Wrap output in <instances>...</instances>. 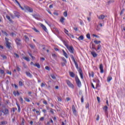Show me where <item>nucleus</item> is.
Segmentation results:
<instances>
[{"label":"nucleus","mask_w":125,"mask_h":125,"mask_svg":"<svg viewBox=\"0 0 125 125\" xmlns=\"http://www.w3.org/2000/svg\"><path fill=\"white\" fill-rule=\"evenodd\" d=\"M20 7L22 9V10H24L26 12H32V10H31V8H30L28 6H24V8H23L21 5Z\"/></svg>","instance_id":"obj_1"},{"label":"nucleus","mask_w":125,"mask_h":125,"mask_svg":"<svg viewBox=\"0 0 125 125\" xmlns=\"http://www.w3.org/2000/svg\"><path fill=\"white\" fill-rule=\"evenodd\" d=\"M75 82L78 87H81L82 86V82H81V80H80V79H79L78 76L75 77Z\"/></svg>","instance_id":"obj_2"},{"label":"nucleus","mask_w":125,"mask_h":125,"mask_svg":"<svg viewBox=\"0 0 125 125\" xmlns=\"http://www.w3.org/2000/svg\"><path fill=\"white\" fill-rule=\"evenodd\" d=\"M3 113L4 114V116H6L7 115H9V110L8 109L5 108L4 109H2L0 110V112Z\"/></svg>","instance_id":"obj_3"},{"label":"nucleus","mask_w":125,"mask_h":125,"mask_svg":"<svg viewBox=\"0 0 125 125\" xmlns=\"http://www.w3.org/2000/svg\"><path fill=\"white\" fill-rule=\"evenodd\" d=\"M70 57L74 63L75 67L77 68V69H79V65H78L77 62H76V60H75L74 56L73 55H70Z\"/></svg>","instance_id":"obj_4"},{"label":"nucleus","mask_w":125,"mask_h":125,"mask_svg":"<svg viewBox=\"0 0 125 125\" xmlns=\"http://www.w3.org/2000/svg\"><path fill=\"white\" fill-rule=\"evenodd\" d=\"M66 48L69 50V51L70 52V53L74 54V47H73V46H67Z\"/></svg>","instance_id":"obj_5"},{"label":"nucleus","mask_w":125,"mask_h":125,"mask_svg":"<svg viewBox=\"0 0 125 125\" xmlns=\"http://www.w3.org/2000/svg\"><path fill=\"white\" fill-rule=\"evenodd\" d=\"M66 83L69 87H71V88H74V84L71 83V82H70L69 80H66Z\"/></svg>","instance_id":"obj_6"},{"label":"nucleus","mask_w":125,"mask_h":125,"mask_svg":"<svg viewBox=\"0 0 125 125\" xmlns=\"http://www.w3.org/2000/svg\"><path fill=\"white\" fill-rule=\"evenodd\" d=\"M17 45L20 46L21 45V40L19 38H17L15 40Z\"/></svg>","instance_id":"obj_7"},{"label":"nucleus","mask_w":125,"mask_h":125,"mask_svg":"<svg viewBox=\"0 0 125 125\" xmlns=\"http://www.w3.org/2000/svg\"><path fill=\"white\" fill-rule=\"evenodd\" d=\"M105 17H107V16L104 15H100V16L97 15L98 19H100V20H103L104 19Z\"/></svg>","instance_id":"obj_8"},{"label":"nucleus","mask_w":125,"mask_h":125,"mask_svg":"<svg viewBox=\"0 0 125 125\" xmlns=\"http://www.w3.org/2000/svg\"><path fill=\"white\" fill-rule=\"evenodd\" d=\"M32 50L33 51L34 53H37V52H38V50L35 45H32Z\"/></svg>","instance_id":"obj_9"},{"label":"nucleus","mask_w":125,"mask_h":125,"mask_svg":"<svg viewBox=\"0 0 125 125\" xmlns=\"http://www.w3.org/2000/svg\"><path fill=\"white\" fill-rule=\"evenodd\" d=\"M78 72L80 74V77L82 80L83 79V71L82 70L81 68H80L78 70Z\"/></svg>","instance_id":"obj_10"},{"label":"nucleus","mask_w":125,"mask_h":125,"mask_svg":"<svg viewBox=\"0 0 125 125\" xmlns=\"http://www.w3.org/2000/svg\"><path fill=\"white\" fill-rule=\"evenodd\" d=\"M41 27H42V29L45 31V32H47V28H46V27L44 26V25L42 24V23L40 24Z\"/></svg>","instance_id":"obj_11"},{"label":"nucleus","mask_w":125,"mask_h":125,"mask_svg":"<svg viewBox=\"0 0 125 125\" xmlns=\"http://www.w3.org/2000/svg\"><path fill=\"white\" fill-rule=\"evenodd\" d=\"M32 64L35 66V67H37L38 69H40L41 68V65L40 63H36L34 64V62H32Z\"/></svg>","instance_id":"obj_12"},{"label":"nucleus","mask_w":125,"mask_h":125,"mask_svg":"<svg viewBox=\"0 0 125 125\" xmlns=\"http://www.w3.org/2000/svg\"><path fill=\"white\" fill-rule=\"evenodd\" d=\"M91 54L92 55L93 57H94V58H95V57H97V54H96L95 51L93 50L91 52Z\"/></svg>","instance_id":"obj_13"},{"label":"nucleus","mask_w":125,"mask_h":125,"mask_svg":"<svg viewBox=\"0 0 125 125\" xmlns=\"http://www.w3.org/2000/svg\"><path fill=\"white\" fill-rule=\"evenodd\" d=\"M72 112L74 115H76V113H77V110H76V107H75V105H73L72 106Z\"/></svg>","instance_id":"obj_14"},{"label":"nucleus","mask_w":125,"mask_h":125,"mask_svg":"<svg viewBox=\"0 0 125 125\" xmlns=\"http://www.w3.org/2000/svg\"><path fill=\"white\" fill-rule=\"evenodd\" d=\"M100 69L101 74H103V73H104V70L103 69V65H102V64H101L100 65Z\"/></svg>","instance_id":"obj_15"},{"label":"nucleus","mask_w":125,"mask_h":125,"mask_svg":"<svg viewBox=\"0 0 125 125\" xmlns=\"http://www.w3.org/2000/svg\"><path fill=\"white\" fill-rule=\"evenodd\" d=\"M63 43L64 44V45L67 47V46H69V45H68V41H65V40H62Z\"/></svg>","instance_id":"obj_16"},{"label":"nucleus","mask_w":125,"mask_h":125,"mask_svg":"<svg viewBox=\"0 0 125 125\" xmlns=\"http://www.w3.org/2000/svg\"><path fill=\"white\" fill-rule=\"evenodd\" d=\"M91 43H92V47H90V48H91L92 49H94L95 50H96V51H97V49L95 47V44L92 43V42H91L90 44H91Z\"/></svg>","instance_id":"obj_17"},{"label":"nucleus","mask_w":125,"mask_h":125,"mask_svg":"<svg viewBox=\"0 0 125 125\" xmlns=\"http://www.w3.org/2000/svg\"><path fill=\"white\" fill-rule=\"evenodd\" d=\"M6 47L7 48L10 49V47H11V45H10V42H6Z\"/></svg>","instance_id":"obj_18"},{"label":"nucleus","mask_w":125,"mask_h":125,"mask_svg":"<svg viewBox=\"0 0 125 125\" xmlns=\"http://www.w3.org/2000/svg\"><path fill=\"white\" fill-rule=\"evenodd\" d=\"M69 75L71 78H75V73L73 72H69Z\"/></svg>","instance_id":"obj_19"},{"label":"nucleus","mask_w":125,"mask_h":125,"mask_svg":"<svg viewBox=\"0 0 125 125\" xmlns=\"http://www.w3.org/2000/svg\"><path fill=\"white\" fill-rule=\"evenodd\" d=\"M17 106H18V112L19 113H20V111H21V108L20 107V105H19V104H18V103H16Z\"/></svg>","instance_id":"obj_20"},{"label":"nucleus","mask_w":125,"mask_h":125,"mask_svg":"<svg viewBox=\"0 0 125 125\" xmlns=\"http://www.w3.org/2000/svg\"><path fill=\"white\" fill-rule=\"evenodd\" d=\"M103 109L104 110L105 113H106L107 114V112H108V106H107V105H105L103 108Z\"/></svg>","instance_id":"obj_21"},{"label":"nucleus","mask_w":125,"mask_h":125,"mask_svg":"<svg viewBox=\"0 0 125 125\" xmlns=\"http://www.w3.org/2000/svg\"><path fill=\"white\" fill-rule=\"evenodd\" d=\"M32 29H33V30H34V31L36 32V33H37V34H38V35L40 34V31L38 30V29H37V28H36V27H34Z\"/></svg>","instance_id":"obj_22"},{"label":"nucleus","mask_w":125,"mask_h":125,"mask_svg":"<svg viewBox=\"0 0 125 125\" xmlns=\"http://www.w3.org/2000/svg\"><path fill=\"white\" fill-rule=\"evenodd\" d=\"M84 38H83V36L81 35L78 38V41H83V40Z\"/></svg>","instance_id":"obj_23"},{"label":"nucleus","mask_w":125,"mask_h":125,"mask_svg":"<svg viewBox=\"0 0 125 125\" xmlns=\"http://www.w3.org/2000/svg\"><path fill=\"white\" fill-rule=\"evenodd\" d=\"M32 16H33V17L35 18V19L39 20V19L40 18V16H39V15H33Z\"/></svg>","instance_id":"obj_24"},{"label":"nucleus","mask_w":125,"mask_h":125,"mask_svg":"<svg viewBox=\"0 0 125 125\" xmlns=\"http://www.w3.org/2000/svg\"><path fill=\"white\" fill-rule=\"evenodd\" d=\"M53 31H55V32H56V33H57L58 34H59V31L58 30V29H57V28L56 27H54L53 28Z\"/></svg>","instance_id":"obj_25"},{"label":"nucleus","mask_w":125,"mask_h":125,"mask_svg":"<svg viewBox=\"0 0 125 125\" xmlns=\"http://www.w3.org/2000/svg\"><path fill=\"white\" fill-rule=\"evenodd\" d=\"M62 51L63 53L64 56H65L66 58H68V54H67V53H66V52H65L64 50H63Z\"/></svg>","instance_id":"obj_26"},{"label":"nucleus","mask_w":125,"mask_h":125,"mask_svg":"<svg viewBox=\"0 0 125 125\" xmlns=\"http://www.w3.org/2000/svg\"><path fill=\"white\" fill-rule=\"evenodd\" d=\"M23 59H24V60H26V61H27V62H29V61H30V59H29V58L27 57H23Z\"/></svg>","instance_id":"obj_27"},{"label":"nucleus","mask_w":125,"mask_h":125,"mask_svg":"<svg viewBox=\"0 0 125 125\" xmlns=\"http://www.w3.org/2000/svg\"><path fill=\"white\" fill-rule=\"evenodd\" d=\"M52 56L54 59H57V55L56 54L52 53Z\"/></svg>","instance_id":"obj_28"},{"label":"nucleus","mask_w":125,"mask_h":125,"mask_svg":"<svg viewBox=\"0 0 125 125\" xmlns=\"http://www.w3.org/2000/svg\"><path fill=\"white\" fill-rule=\"evenodd\" d=\"M94 43H95L96 44H99V43H101V41H97V40H95L94 41Z\"/></svg>","instance_id":"obj_29"},{"label":"nucleus","mask_w":125,"mask_h":125,"mask_svg":"<svg viewBox=\"0 0 125 125\" xmlns=\"http://www.w3.org/2000/svg\"><path fill=\"white\" fill-rule=\"evenodd\" d=\"M107 81L108 83H110V82H111V81H112V77L109 76L107 78Z\"/></svg>","instance_id":"obj_30"},{"label":"nucleus","mask_w":125,"mask_h":125,"mask_svg":"<svg viewBox=\"0 0 125 125\" xmlns=\"http://www.w3.org/2000/svg\"><path fill=\"white\" fill-rule=\"evenodd\" d=\"M7 19H8V20H9V21H10L11 22H12V20H11V19L10 18V17H9V16H6Z\"/></svg>","instance_id":"obj_31"},{"label":"nucleus","mask_w":125,"mask_h":125,"mask_svg":"<svg viewBox=\"0 0 125 125\" xmlns=\"http://www.w3.org/2000/svg\"><path fill=\"white\" fill-rule=\"evenodd\" d=\"M14 13L15 16H16V17H18V16H19V12L15 11V12H14Z\"/></svg>","instance_id":"obj_32"},{"label":"nucleus","mask_w":125,"mask_h":125,"mask_svg":"<svg viewBox=\"0 0 125 125\" xmlns=\"http://www.w3.org/2000/svg\"><path fill=\"white\" fill-rule=\"evenodd\" d=\"M67 36H68V37H69L70 38H72V39H75V36L70 33L67 34Z\"/></svg>","instance_id":"obj_33"},{"label":"nucleus","mask_w":125,"mask_h":125,"mask_svg":"<svg viewBox=\"0 0 125 125\" xmlns=\"http://www.w3.org/2000/svg\"><path fill=\"white\" fill-rule=\"evenodd\" d=\"M65 20V18L64 17H62L61 18V20H60V22H61V23H64V21Z\"/></svg>","instance_id":"obj_34"},{"label":"nucleus","mask_w":125,"mask_h":125,"mask_svg":"<svg viewBox=\"0 0 125 125\" xmlns=\"http://www.w3.org/2000/svg\"><path fill=\"white\" fill-rule=\"evenodd\" d=\"M1 32L2 33V34H4L5 36H6V37L8 36V34H7V33H6V32L4 31L3 30H1Z\"/></svg>","instance_id":"obj_35"},{"label":"nucleus","mask_w":125,"mask_h":125,"mask_svg":"<svg viewBox=\"0 0 125 125\" xmlns=\"http://www.w3.org/2000/svg\"><path fill=\"white\" fill-rule=\"evenodd\" d=\"M102 47V46H101V45H100V44H99V45H98L97 46V50H99V49H101Z\"/></svg>","instance_id":"obj_36"},{"label":"nucleus","mask_w":125,"mask_h":125,"mask_svg":"<svg viewBox=\"0 0 125 125\" xmlns=\"http://www.w3.org/2000/svg\"><path fill=\"white\" fill-rule=\"evenodd\" d=\"M20 101H21V103H24V101L23 100V98L22 97H20Z\"/></svg>","instance_id":"obj_37"},{"label":"nucleus","mask_w":125,"mask_h":125,"mask_svg":"<svg viewBox=\"0 0 125 125\" xmlns=\"http://www.w3.org/2000/svg\"><path fill=\"white\" fill-rule=\"evenodd\" d=\"M1 125H7V121H2Z\"/></svg>","instance_id":"obj_38"},{"label":"nucleus","mask_w":125,"mask_h":125,"mask_svg":"<svg viewBox=\"0 0 125 125\" xmlns=\"http://www.w3.org/2000/svg\"><path fill=\"white\" fill-rule=\"evenodd\" d=\"M25 74L28 77H31V73H30V72L26 71Z\"/></svg>","instance_id":"obj_39"},{"label":"nucleus","mask_w":125,"mask_h":125,"mask_svg":"<svg viewBox=\"0 0 125 125\" xmlns=\"http://www.w3.org/2000/svg\"><path fill=\"white\" fill-rule=\"evenodd\" d=\"M86 38L87 39H88V40H90V34H89V33H88L86 35Z\"/></svg>","instance_id":"obj_40"},{"label":"nucleus","mask_w":125,"mask_h":125,"mask_svg":"<svg viewBox=\"0 0 125 125\" xmlns=\"http://www.w3.org/2000/svg\"><path fill=\"white\" fill-rule=\"evenodd\" d=\"M63 15H64V17H67V16H68V13H67L66 11H65L63 13Z\"/></svg>","instance_id":"obj_41"},{"label":"nucleus","mask_w":125,"mask_h":125,"mask_svg":"<svg viewBox=\"0 0 125 125\" xmlns=\"http://www.w3.org/2000/svg\"><path fill=\"white\" fill-rule=\"evenodd\" d=\"M64 33L66 34V35L68 36V35H69V34L68 33H69V31L65 28L64 29Z\"/></svg>","instance_id":"obj_42"},{"label":"nucleus","mask_w":125,"mask_h":125,"mask_svg":"<svg viewBox=\"0 0 125 125\" xmlns=\"http://www.w3.org/2000/svg\"><path fill=\"white\" fill-rule=\"evenodd\" d=\"M125 12V9H123L121 12H120V15H123V14L124 13V12Z\"/></svg>","instance_id":"obj_43"},{"label":"nucleus","mask_w":125,"mask_h":125,"mask_svg":"<svg viewBox=\"0 0 125 125\" xmlns=\"http://www.w3.org/2000/svg\"><path fill=\"white\" fill-rule=\"evenodd\" d=\"M0 73L1 75H3V74H4V71L2 69H0Z\"/></svg>","instance_id":"obj_44"},{"label":"nucleus","mask_w":125,"mask_h":125,"mask_svg":"<svg viewBox=\"0 0 125 125\" xmlns=\"http://www.w3.org/2000/svg\"><path fill=\"white\" fill-rule=\"evenodd\" d=\"M24 124H25V119H24V118H22L21 125H24Z\"/></svg>","instance_id":"obj_45"},{"label":"nucleus","mask_w":125,"mask_h":125,"mask_svg":"<svg viewBox=\"0 0 125 125\" xmlns=\"http://www.w3.org/2000/svg\"><path fill=\"white\" fill-rule=\"evenodd\" d=\"M43 104H44V105H47V102L45 100H43Z\"/></svg>","instance_id":"obj_46"},{"label":"nucleus","mask_w":125,"mask_h":125,"mask_svg":"<svg viewBox=\"0 0 125 125\" xmlns=\"http://www.w3.org/2000/svg\"><path fill=\"white\" fill-rule=\"evenodd\" d=\"M40 121L41 122H43V121H44V117H42L40 119Z\"/></svg>","instance_id":"obj_47"},{"label":"nucleus","mask_w":125,"mask_h":125,"mask_svg":"<svg viewBox=\"0 0 125 125\" xmlns=\"http://www.w3.org/2000/svg\"><path fill=\"white\" fill-rule=\"evenodd\" d=\"M0 56L3 58V59H6L7 57L4 55H1Z\"/></svg>","instance_id":"obj_48"},{"label":"nucleus","mask_w":125,"mask_h":125,"mask_svg":"<svg viewBox=\"0 0 125 125\" xmlns=\"http://www.w3.org/2000/svg\"><path fill=\"white\" fill-rule=\"evenodd\" d=\"M62 61L64 62L67 63V60H66V59H65V58L62 57Z\"/></svg>","instance_id":"obj_49"},{"label":"nucleus","mask_w":125,"mask_h":125,"mask_svg":"<svg viewBox=\"0 0 125 125\" xmlns=\"http://www.w3.org/2000/svg\"><path fill=\"white\" fill-rule=\"evenodd\" d=\"M51 77L53 79V80H55V79H56V77H55V76L53 74L51 75Z\"/></svg>","instance_id":"obj_50"},{"label":"nucleus","mask_w":125,"mask_h":125,"mask_svg":"<svg viewBox=\"0 0 125 125\" xmlns=\"http://www.w3.org/2000/svg\"><path fill=\"white\" fill-rule=\"evenodd\" d=\"M14 55L17 57V58H19V55L17 54V53H14Z\"/></svg>","instance_id":"obj_51"},{"label":"nucleus","mask_w":125,"mask_h":125,"mask_svg":"<svg viewBox=\"0 0 125 125\" xmlns=\"http://www.w3.org/2000/svg\"><path fill=\"white\" fill-rule=\"evenodd\" d=\"M19 85L20 86H22L23 85V82H21V81H20L19 82Z\"/></svg>","instance_id":"obj_52"},{"label":"nucleus","mask_w":125,"mask_h":125,"mask_svg":"<svg viewBox=\"0 0 125 125\" xmlns=\"http://www.w3.org/2000/svg\"><path fill=\"white\" fill-rule=\"evenodd\" d=\"M24 99H25V101H26V102H30V100L27 98H24Z\"/></svg>","instance_id":"obj_53"},{"label":"nucleus","mask_w":125,"mask_h":125,"mask_svg":"<svg viewBox=\"0 0 125 125\" xmlns=\"http://www.w3.org/2000/svg\"><path fill=\"white\" fill-rule=\"evenodd\" d=\"M81 102H82V103H83V95H82Z\"/></svg>","instance_id":"obj_54"},{"label":"nucleus","mask_w":125,"mask_h":125,"mask_svg":"<svg viewBox=\"0 0 125 125\" xmlns=\"http://www.w3.org/2000/svg\"><path fill=\"white\" fill-rule=\"evenodd\" d=\"M50 113H51V114H54V112L53 111V109L52 108H50Z\"/></svg>","instance_id":"obj_55"},{"label":"nucleus","mask_w":125,"mask_h":125,"mask_svg":"<svg viewBox=\"0 0 125 125\" xmlns=\"http://www.w3.org/2000/svg\"><path fill=\"white\" fill-rule=\"evenodd\" d=\"M44 86H45V83H42L41 84V87H43Z\"/></svg>","instance_id":"obj_56"},{"label":"nucleus","mask_w":125,"mask_h":125,"mask_svg":"<svg viewBox=\"0 0 125 125\" xmlns=\"http://www.w3.org/2000/svg\"><path fill=\"white\" fill-rule=\"evenodd\" d=\"M100 117L99 115H97L96 121H99Z\"/></svg>","instance_id":"obj_57"},{"label":"nucleus","mask_w":125,"mask_h":125,"mask_svg":"<svg viewBox=\"0 0 125 125\" xmlns=\"http://www.w3.org/2000/svg\"><path fill=\"white\" fill-rule=\"evenodd\" d=\"M10 36H11L12 37H13L14 36H16L15 33L12 32L10 34Z\"/></svg>","instance_id":"obj_58"},{"label":"nucleus","mask_w":125,"mask_h":125,"mask_svg":"<svg viewBox=\"0 0 125 125\" xmlns=\"http://www.w3.org/2000/svg\"><path fill=\"white\" fill-rule=\"evenodd\" d=\"M66 62H62V67H64V66H65L66 65Z\"/></svg>","instance_id":"obj_59"},{"label":"nucleus","mask_w":125,"mask_h":125,"mask_svg":"<svg viewBox=\"0 0 125 125\" xmlns=\"http://www.w3.org/2000/svg\"><path fill=\"white\" fill-rule=\"evenodd\" d=\"M24 38L26 40V41H29V38H28V37L27 36H24Z\"/></svg>","instance_id":"obj_60"},{"label":"nucleus","mask_w":125,"mask_h":125,"mask_svg":"<svg viewBox=\"0 0 125 125\" xmlns=\"http://www.w3.org/2000/svg\"><path fill=\"white\" fill-rule=\"evenodd\" d=\"M12 110H13V112L14 113V112H15V110H17V108L13 107L12 108Z\"/></svg>","instance_id":"obj_61"},{"label":"nucleus","mask_w":125,"mask_h":125,"mask_svg":"<svg viewBox=\"0 0 125 125\" xmlns=\"http://www.w3.org/2000/svg\"><path fill=\"white\" fill-rule=\"evenodd\" d=\"M17 70L19 72H20V71H21V69H20L18 66H17Z\"/></svg>","instance_id":"obj_62"},{"label":"nucleus","mask_w":125,"mask_h":125,"mask_svg":"<svg viewBox=\"0 0 125 125\" xmlns=\"http://www.w3.org/2000/svg\"><path fill=\"white\" fill-rule=\"evenodd\" d=\"M45 69H46V70H47L48 71H49L50 70L49 67H48V66H45Z\"/></svg>","instance_id":"obj_63"},{"label":"nucleus","mask_w":125,"mask_h":125,"mask_svg":"<svg viewBox=\"0 0 125 125\" xmlns=\"http://www.w3.org/2000/svg\"><path fill=\"white\" fill-rule=\"evenodd\" d=\"M5 39L6 41V42H8V41H9V39H8L7 38H5Z\"/></svg>","instance_id":"obj_64"}]
</instances>
